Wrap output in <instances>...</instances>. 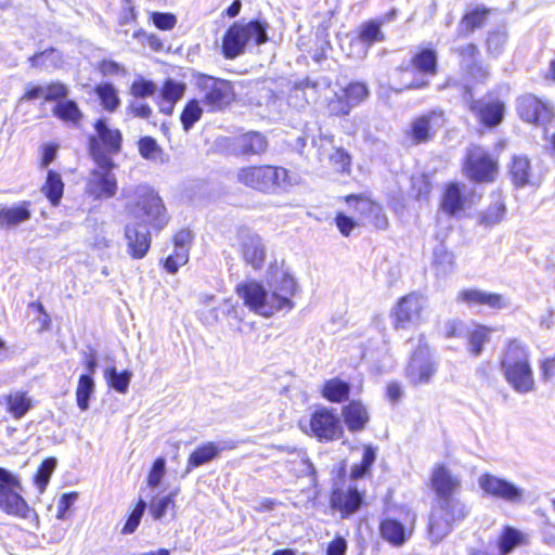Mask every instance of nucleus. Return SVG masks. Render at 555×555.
Segmentation results:
<instances>
[{
	"instance_id": "f257e3e1",
	"label": "nucleus",
	"mask_w": 555,
	"mask_h": 555,
	"mask_svg": "<svg viewBox=\"0 0 555 555\" xmlns=\"http://www.w3.org/2000/svg\"><path fill=\"white\" fill-rule=\"evenodd\" d=\"M297 292L298 285L288 273L282 274L271 293L256 280L244 281L235 287V293L243 304L250 311L264 318H270L282 310L291 311L295 306L292 297Z\"/></svg>"
},
{
	"instance_id": "f03ea898",
	"label": "nucleus",
	"mask_w": 555,
	"mask_h": 555,
	"mask_svg": "<svg viewBox=\"0 0 555 555\" xmlns=\"http://www.w3.org/2000/svg\"><path fill=\"white\" fill-rule=\"evenodd\" d=\"M348 210L358 216V219L347 215L345 211H337L334 217V223L344 237H349L353 230L359 228L361 219H369L370 227L375 232H385L389 229L390 222L380 202L366 193H350L343 196Z\"/></svg>"
},
{
	"instance_id": "7ed1b4c3",
	"label": "nucleus",
	"mask_w": 555,
	"mask_h": 555,
	"mask_svg": "<svg viewBox=\"0 0 555 555\" xmlns=\"http://www.w3.org/2000/svg\"><path fill=\"white\" fill-rule=\"evenodd\" d=\"M499 367L507 385L518 393L535 390L537 383L531 363V351L520 338H508L499 357Z\"/></svg>"
},
{
	"instance_id": "20e7f679",
	"label": "nucleus",
	"mask_w": 555,
	"mask_h": 555,
	"mask_svg": "<svg viewBox=\"0 0 555 555\" xmlns=\"http://www.w3.org/2000/svg\"><path fill=\"white\" fill-rule=\"evenodd\" d=\"M236 181L261 194H278L293 185L291 171L278 165L250 164L237 169Z\"/></svg>"
},
{
	"instance_id": "39448f33",
	"label": "nucleus",
	"mask_w": 555,
	"mask_h": 555,
	"mask_svg": "<svg viewBox=\"0 0 555 555\" xmlns=\"http://www.w3.org/2000/svg\"><path fill=\"white\" fill-rule=\"evenodd\" d=\"M269 24L266 20H250L248 22H234L224 31L221 40V53L227 60H234L242 55L248 42L262 46L269 41Z\"/></svg>"
},
{
	"instance_id": "423d86ee",
	"label": "nucleus",
	"mask_w": 555,
	"mask_h": 555,
	"mask_svg": "<svg viewBox=\"0 0 555 555\" xmlns=\"http://www.w3.org/2000/svg\"><path fill=\"white\" fill-rule=\"evenodd\" d=\"M94 133L88 137L87 151L98 167L115 168L112 156L122 151L124 137L118 128L108 125L106 118H98L93 122Z\"/></svg>"
},
{
	"instance_id": "0eeeda50",
	"label": "nucleus",
	"mask_w": 555,
	"mask_h": 555,
	"mask_svg": "<svg viewBox=\"0 0 555 555\" xmlns=\"http://www.w3.org/2000/svg\"><path fill=\"white\" fill-rule=\"evenodd\" d=\"M132 196L133 199L128 205V211L140 224H146L156 232L167 225L169 221L167 208L153 186L138 185Z\"/></svg>"
},
{
	"instance_id": "6e6552de",
	"label": "nucleus",
	"mask_w": 555,
	"mask_h": 555,
	"mask_svg": "<svg viewBox=\"0 0 555 555\" xmlns=\"http://www.w3.org/2000/svg\"><path fill=\"white\" fill-rule=\"evenodd\" d=\"M468 514L469 508L459 499L437 501L429 512L426 527L430 543H440Z\"/></svg>"
},
{
	"instance_id": "1a4fd4ad",
	"label": "nucleus",
	"mask_w": 555,
	"mask_h": 555,
	"mask_svg": "<svg viewBox=\"0 0 555 555\" xmlns=\"http://www.w3.org/2000/svg\"><path fill=\"white\" fill-rule=\"evenodd\" d=\"M194 85L208 113L223 112L236 100L234 83L229 79L197 73L194 75Z\"/></svg>"
},
{
	"instance_id": "9d476101",
	"label": "nucleus",
	"mask_w": 555,
	"mask_h": 555,
	"mask_svg": "<svg viewBox=\"0 0 555 555\" xmlns=\"http://www.w3.org/2000/svg\"><path fill=\"white\" fill-rule=\"evenodd\" d=\"M457 57L463 78L466 83L463 85V94L472 98L474 87L485 85L491 76L489 67L481 60V51L476 42L468 41L453 49Z\"/></svg>"
},
{
	"instance_id": "9b49d317",
	"label": "nucleus",
	"mask_w": 555,
	"mask_h": 555,
	"mask_svg": "<svg viewBox=\"0 0 555 555\" xmlns=\"http://www.w3.org/2000/svg\"><path fill=\"white\" fill-rule=\"evenodd\" d=\"M23 490L20 476L0 467V511L2 513L21 519L37 515L35 508L23 496Z\"/></svg>"
},
{
	"instance_id": "f8f14e48",
	"label": "nucleus",
	"mask_w": 555,
	"mask_h": 555,
	"mask_svg": "<svg viewBox=\"0 0 555 555\" xmlns=\"http://www.w3.org/2000/svg\"><path fill=\"white\" fill-rule=\"evenodd\" d=\"M411 70L417 78L410 81L404 89L422 90L429 86V78L439 73V56L437 50L431 46H420L410 56L406 65L401 64L397 72L403 74Z\"/></svg>"
},
{
	"instance_id": "ddd939ff",
	"label": "nucleus",
	"mask_w": 555,
	"mask_h": 555,
	"mask_svg": "<svg viewBox=\"0 0 555 555\" xmlns=\"http://www.w3.org/2000/svg\"><path fill=\"white\" fill-rule=\"evenodd\" d=\"M398 516H384L378 522L379 538L391 546L400 547L408 543L416 527V514L406 505L396 507Z\"/></svg>"
},
{
	"instance_id": "4468645a",
	"label": "nucleus",
	"mask_w": 555,
	"mask_h": 555,
	"mask_svg": "<svg viewBox=\"0 0 555 555\" xmlns=\"http://www.w3.org/2000/svg\"><path fill=\"white\" fill-rule=\"evenodd\" d=\"M369 94L370 90L365 82L350 81L325 101L324 115L333 120L344 119L350 115L353 107L365 101Z\"/></svg>"
},
{
	"instance_id": "2eb2a0df",
	"label": "nucleus",
	"mask_w": 555,
	"mask_h": 555,
	"mask_svg": "<svg viewBox=\"0 0 555 555\" xmlns=\"http://www.w3.org/2000/svg\"><path fill=\"white\" fill-rule=\"evenodd\" d=\"M425 297L418 292H410L398 298L389 317L395 331L406 330L424 321Z\"/></svg>"
},
{
	"instance_id": "dca6fc26",
	"label": "nucleus",
	"mask_w": 555,
	"mask_h": 555,
	"mask_svg": "<svg viewBox=\"0 0 555 555\" xmlns=\"http://www.w3.org/2000/svg\"><path fill=\"white\" fill-rule=\"evenodd\" d=\"M366 491L356 485L334 486L328 494V506L341 519H348L366 507Z\"/></svg>"
},
{
	"instance_id": "f3484780",
	"label": "nucleus",
	"mask_w": 555,
	"mask_h": 555,
	"mask_svg": "<svg viewBox=\"0 0 555 555\" xmlns=\"http://www.w3.org/2000/svg\"><path fill=\"white\" fill-rule=\"evenodd\" d=\"M425 336H420V341ZM437 363L429 357V346L420 343L411 352L404 367V376L413 387L429 384L437 372Z\"/></svg>"
},
{
	"instance_id": "a211bd4d",
	"label": "nucleus",
	"mask_w": 555,
	"mask_h": 555,
	"mask_svg": "<svg viewBox=\"0 0 555 555\" xmlns=\"http://www.w3.org/2000/svg\"><path fill=\"white\" fill-rule=\"evenodd\" d=\"M469 99L467 108L481 128L492 130L504 121L506 104L498 95L487 93L485 98Z\"/></svg>"
},
{
	"instance_id": "6ab92c4d",
	"label": "nucleus",
	"mask_w": 555,
	"mask_h": 555,
	"mask_svg": "<svg viewBox=\"0 0 555 555\" xmlns=\"http://www.w3.org/2000/svg\"><path fill=\"white\" fill-rule=\"evenodd\" d=\"M443 121L442 109H430L412 118L409 127L403 131V137L410 145L426 144L434 140Z\"/></svg>"
},
{
	"instance_id": "aec40b11",
	"label": "nucleus",
	"mask_w": 555,
	"mask_h": 555,
	"mask_svg": "<svg viewBox=\"0 0 555 555\" xmlns=\"http://www.w3.org/2000/svg\"><path fill=\"white\" fill-rule=\"evenodd\" d=\"M463 172L475 183H491L499 173V163L489 152L475 147L464 159Z\"/></svg>"
},
{
	"instance_id": "412c9836",
	"label": "nucleus",
	"mask_w": 555,
	"mask_h": 555,
	"mask_svg": "<svg viewBox=\"0 0 555 555\" xmlns=\"http://www.w3.org/2000/svg\"><path fill=\"white\" fill-rule=\"evenodd\" d=\"M516 111L524 122L535 127L550 124L555 117L552 103L533 93H526L519 96L516 103Z\"/></svg>"
},
{
	"instance_id": "4be33fe9",
	"label": "nucleus",
	"mask_w": 555,
	"mask_h": 555,
	"mask_svg": "<svg viewBox=\"0 0 555 555\" xmlns=\"http://www.w3.org/2000/svg\"><path fill=\"white\" fill-rule=\"evenodd\" d=\"M309 427L319 441H334L344 436L339 417L327 406H319L311 413Z\"/></svg>"
},
{
	"instance_id": "5701e85b",
	"label": "nucleus",
	"mask_w": 555,
	"mask_h": 555,
	"mask_svg": "<svg viewBox=\"0 0 555 555\" xmlns=\"http://www.w3.org/2000/svg\"><path fill=\"white\" fill-rule=\"evenodd\" d=\"M99 168L90 171L85 185V194L93 201L111 198L117 192V180L112 172L114 168Z\"/></svg>"
},
{
	"instance_id": "b1692460",
	"label": "nucleus",
	"mask_w": 555,
	"mask_h": 555,
	"mask_svg": "<svg viewBox=\"0 0 555 555\" xmlns=\"http://www.w3.org/2000/svg\"><path fill=\"white\" fill-rule=\"evenodd\" d=\"M466 185L461 181H449L443 185L439 208L449 217H457L469 206Z\"/></svg>"
},
{
	"instance_id": "393cba45",
	"label": "nucleus",
	"mask_w": 555,
	"mask_h": 555,
	"mask_svg": "<svg viewBox=\"0 0 555 555\" xmlns=\"http://www.w3.org/2000/svg\"><path fill=\"white\" fill-rule=\"evenodd\" d=\"M429 485L437 501H441L455 499L454 495L460 491L462 482L447 465L437 464L431 470Z\"/></svg>"
},
{
	"instance_id": "a878e982",
	"label": "nucleus",
	"mask_w": 555,
	"mask_h": 555,
	"mask_svg": "<svg viewBox=\"0 0 555 555\" xmlns=\"http://www.w3.org/2000/svg\"><path fill=\"white\" fill-rule=\"evenodd\" d=\"M478 483L482 491L489 496L507 502H518L521 500L522 492L518 487L490 473H483L479 477Z\"/></svg>"
},
{
	"instance_id": "bb28decb",
	"label": "nucleus",
	"mask_w": 555,
	"mask_h": 555,
	"mask_svg": "<svg viewBox=\"0 0 555 555\" xmlns=\"http://www.w3.org/2000/svg\"><path fill=\"white\" fill-rule=\"evenodd\" d=\"M233 146L237 156H261L268 151L269 141L262 132L249 130L235 135Z\"/></svg>"
},
{
	"instance_id": "cd10ccee",
	"label": "nucleus",
	"mask_w": 555,
	"mask_h": 555,
	"mask_svg": "<svg viewBox=\"0 0 555 555\" xmlns=\"http://www.w3.org/2000/svg\"><path fill=\"white\" fill-rule=\"evenodd\" d=\"M492 10L483 4L465 8L459 21L457 35L465 38L488 24Z\"/></svg>"
},
{
	"instance_id": "c85d7f7f",
	"label": "nucleus",
	"mask_w": 555,
	"mask_h": 555,
	"mask_svg": "<svg viewBox=\"0 0 555 555\" xmlns=\"http://www.w3.org/2000/svg\"><path fill=\"white\" fill-rule=\"evenodd\" d=\"M456 300L468 307L485 306L500 310L507 306L505 297L499 293H488L479 288H464L456 295Z\"/></svg>"
},
{
	"instance_id": "c756f323",
	"label": "nucleus",
	"mask_w": 555,
	"mask_h": 555,
	"mask_svg": "<svg viewBox=\"0 0 555 555\" xmlns=\"http://www.w3.org/2000/svg\"><path fill=\"white\" fill-rule=\"evenodd\" d=\"M30 201H22L14 205H0V230H12L28 222L33 215Z\"/></svg>"
},
{
	"instance_id": "7c9ffc66",
	"label": "nucleus",
	"mask_w": 555,
	"mask_h": 555,
	"mask_svg": "<svg viewBox=\"0 0 555 555\" xmlns=\"http://www.w3.org/2000/svg\"><path fill=\"white\" fill-rule=\"evenodd\" d=\"M185 91L186 85L184 82L171 78L165 79L159 88L157 100L159 112L170 116L177 103L183 98Z\"/></svg>"
},
{
	"instance_id": "2f4dec72",
	"label": "nucleus",
	"mask_w": 555,
	"mask_h": 555,
	"mask_svg": "<svg viewBox=\"0 0 555 555\" xmlns=\"http://www.w3.org/2000/svg\"><path fill=\"white\" fill-rule=\"evenodd\" d=\"M395 15L396 11L391 10L382 18H371L363 22L357 29L358 40L366 47L384 41L385 35L382 30V26L386 21H391Z\"/></svg>"
},
{
	"instance_id": "473e14b6",
	"label": "nucleus",
	"mask_w": 555,
	"mask_h": 555,
	"mask_svg": "<svg viewBox=\"0 0 555 555\" xmlns=\"http://www.w3.org/2000/svg\"><path fill=\"white\" fill-rule=\"evenodd\" d=\"M235 448L234 442L225 443L220 447L214 441H208L199 444L189 455L186 462V469L190 472L198 466L209 463L217 459L223 450H232Z\"/></svg>"
},
{
	"instance_id": "72a5a7b5",
	"label": "nucleus",
	"mask_w": 555,
	"mask_h": 555,
	"mask_svg": "<svg viewBox=\"0 0 555 555\" xmlns=\"http://www.w3.org/2000/svg\"><path fill=\"white\" fill-rule=\"evenodd\" d=\"M1 398L5 412L15 421L22 420L34 408V400L27 390L11 391Z\"/></svg>"
},
{
	"instance_id": "f704fd0d",
	"label": "nucleus",
	"mask_w": 555,
	"mask_h": 555,
	"mask_svg": "<svg viewBox=\"0 0 555 555\" xmlns=\"http://www.w3.org/2000/svg\"><path fill=\"white\" fill-rule=\"evenodd\" d=\"M341 415L348 430L351 433L363 430L370 421L367 409L360 400H351L344 405Z\"/></svg>"
},
{
	"instance_id": "c9c22d12",
	"label": "nucleus",
	"mask_w": 555,
	"mask_h": 555,
	"mask_svg": "<svg viewBox=\"0 0 555 555\" xmlns=\"http://www.w3.org/2000/svg\"><path fill=\"white\" fill-rule=\"evenodd\" d=\"M490 204L481 211L478 222L485 227H493L501 223L506 215V205L503 193L494 190L490 193Z\"/></svg>"
},
{
	"instance_id": "e433bc0d",
	"label": "nucleus",
	"mask_w": 555,
	"mask_h": 555,
	"mask_svg": "<svg viewBox=\"0 0 555 555\" xmlns=\"http://www.w3.org/2000/svg\"><path fill=\"white\" fill-rule=\"evenodd\" d=\"M243 260L256 270L262 268L266 259V250L261 238L257 234L246 235L241 245Z\"/></svg>"
},
{
	"instance_id": "4c0bfd02",
	"label": "nucleus",
	"mask_w": 555,
	"mask_h": 555,
	"mask_svg": "<svg viewBox=\"0 0 555 555\" xmlns=\"http://www.w3.org/2000/svg\"><path fill=\"white\" fill-rule=\"evenodd\" d=\"M528 543L529 538L526 533L508 525L501 529L495 542L499 555H508L516 547L527 545Z\"/></svg>"
},
{
	"instance_id": "58836bf2",
	"label": "nucleus",
	"mask_w": 555,
	"mask_h": 555,
	"mask_svg": "<svg viewBox=\"0 0 555 555\" xmlns=\"http://www.w3.org/2000/svg\"><path fill=\"white\" fill-rule=\"evenodd\" d=\"M65 183L61 173L56 170L49 169L44 181L40 186V192L47 198L50 206L59 207L64 196Z\"/></svg>"
},
{
	"instance_id": "ea45409f",
	"label": "nucleus",
	"mask_w": 555,
	"mask_h": 555,
	"mask_svg": "<svg viewBox=\"0 0 555 555\" xmlns=\"http://www.w3.org/2000/svg\"><path fill=\"white\" fill-rule=\"evenodd\" d=\"M128 253L133 259H142L146 256L151 247L150 233L139 231L134 225L127 227L125 230Z\"/></svg>"
},
{
	"instance_id": "a19ab883",
	"label": "nucleus",
	"mask_w": 555,
	"mask_h": 555,
	"mask_svg": "<svg viewBox=\"0 0 555 555\" xmlns=\"http://www.w3.org/2000/svg\"><path fill=\"white\" fill-rule=\"evenodd\" d=\"M492 332V327L477 323L466 333L467 351L472 357L477 358L485 351L486 345L490 341Z\"/></svg>"
},
{
	"instance_id": "79ce46f5",
	"label": "nucleus",
	"mask_w": 555,
	"mask_h": 555,
	"mask_svg": "<svg viewBox=\"0 0 555 555\" xmlns=\"http://www.w3.org/2000/svg\"><path fill=\"white\" fill-rule=\"evenodd\" d=\"M320 393L331 403H341L349 400L351 386L339 377H333L323 383Z\"/></svg>"
},
{
	"instance_id": "37998d69",
	"label": "nucleus",
	"mask_w": 555,
	"mask_h": 555,
	"mask_svg": "<svg viewBox=\"0 0 555 555\" xmlns=\"http://www.w3.org/2000/svg\"><path fill=\"white\" fill-rule=\"evenodd\" d=\"M508 173L512 183L516 188H522L529 184L531 178V163L529 157L521 154L512 156Z\"/></svg>"
},
{
	"instance_id": "c03bdc74",
	"label": "nucleus",
	"mask_w": 555,
	"mask_h": 555,
	"mask_svg": "<svg viewBox=\"0 0 555 555\" xmlns=\"http://www.w3.org/2000/svg\"><path fill=\"white\" fill-rule=\"evenodd\" d=\"M377 448L371 443L362 446V459L360 463L350 468L349 478L353 481L367 478L372 475V467L376 461Z\"/></svg>"
},
{
	"instance_id": "a18cd8bd",
	"label": "nucleus",
	"mask_w": 555,
	"mask_h": 555,
	"mask_svg": "<svg viewBox=\"0 0 555 555\" xmlns=\"http://www.w3.org/2000/svg\"><path fill=\"white\" fill-rule=\"evenodd\" d=\"M93 92L104 111L114 113L120 106L121 101L118 95V90L112 82L102 81L96 83L93 88Z\"/></svg>"
},
{
	"instance_id": "49530a36",
	"label": "nucleus",
	"mask_w": 555,
	"mask_h": 555,
	"mask_svg": "<svg viewBox=\"0 0 555 555\" xmlns=\"http://www.w3.org/2000/svg\"><path fill=\"white\" fill-rule=\"evenodd\" d=\"M137 145L140 156L145 160L160 164L168 160L164 149L158 144L157 140L151 135L141 137Z\"/></svg>"
},
{
	"instance_id": "de8ad7c7",
	"label": "nucleus",
	"mask_w": 555,
	"mask_h": 555,
	"mask_svg": "<svg viewBox=\"0 0 555 555\" xmlns=\"http://www.w3.org/2000/svg\"><path fill=\"white\" fill-rule=\"evenodd\" d=\"M201 104V100L194 98L185 102L179 116L184 131L191 130L194 125L202 119L205 107Z\"/></svg>"
},
{
	"instance_id": "09e8293b",
	"label": "nucleus",
	"mask_w": 555,
	"mask_h": 555,
	"mask_svg": "<svg viewBox=\"0 0 555 555\" xmlns=\"http://www.w3.org/2000/svg\"><path fill=\"white\" fill-rule=\"evenodd\" d=\"M53 115L62 121L79 125L83 114L74 100H65L52 108Z\"/></svg>"
},
{
	"instance_id": "8fccbe9b",
	"label": "nucleus",
	"mask_w": 555,
	"mask_h": 555,
	"mask_svg": "<svg viewBox=\"0 0 555 555\" xmlns=\"http://www.w3.org/2000/svg\"><path fill=\"white\" fill-rule=\"evenodd\" d=\"M104 379L107 386L119 393H127L132 372L124 370L118 372L115 366H109L104 371Z\"/></svg>"
},
{
	"instance_id": "3c124183",
	"label": "nucleus",
	"mask_w": 555,
	"mask_h": 555,
	"mask_svg": "<svg viewBox=\"0 0 555 555\" xmlns=\"http://www.w3.org/2000/svg\"><path fill=\"white\" fill-rule=\"evenodd\" d=\"M57 461L53 456L46 457L37 467L34 476L33 483L39 490L40 493L44 492L51 476L56 468Z\"/></svg>"
},
{
	"instance_id": "603ef678",
	"label": "nucleus",
	"mask_w": 555,
	"mask_h": 555,
	"mask_svg": "<svg viewBox=\"0 0 555 555\" xmlns=\"http://www.w3.org/2000/svg\"><path fill=\"white\" fill-rule=\"evenodd\" d=\"M94 391V380L90 374H81L75 390L77 406L81 411L89 409V399Z\"/></svg>"
},
{
	"instance_id": "864d4df0",
	"label": "nucleus",
	"mask_w": 555,
	"mask_h": 555,
	"mask_svg": "<svg viewBox=\"0 0 555 555\" xmlns=\"http://www.w3.org/2000/svg\"><path fill=\"white\" fill-rule=\"evenodd\" d=\"M433 191V183L427 173L411 177L410 194L417 201L427 199Z\"/></svg>"
},
{
	"instance_id": "5fc2aeb1",
	"label": "nucleus",
	"mask_w": 555,
	"mask_h": 555,
	"mask_svg": "<svg viewBox=\"0 0 555 555\" xmlns=\"http://www.w3.org/2000/svg\"><path fill=\"white\" fill-rule=\"evenodd\" d=\"M146 508V503L142 498H139L133 506V508L130 511V513L127 516L126 522L124 524L120 532L122 534H132L138 529L141 518L144 514V511Z\"/></svg>"
},
{
	"instance_id": "6e6d98bb",
	"label": "nucleus",
	"mask_w": 555,
	"mask_h": 555,
	"mask_svg": "<svg viewBox=\"0 0 555 555\" xmlns=\"http://www.w3.org/2000/svg\"><path fill=\"white\" fill-rule=\"evenodd\" d=\"M189 251L173 248L172 253L162 260L163 268L169 274H175L189 261Z\"/></svg>"
},
{
	"instance_id": "4d7b16f0",
	"label": "nucleus",
	"mask_w": 555,
	"mask_h": 555,
	"mask_svg": "<svg viewBox=\"0 0 555 555\" xmlns=\"http://www.w3.org/2000/svg\"><path fill=\"white\" fill-rule=\"evenodd\" d=\"M156 91V85L143 77L135 78L130 85V94L135 99H144L151 96Z\"/></svg>"
},
{
	"instance_id": "13d9d810",
	"label": "nucleus",
	"mask_w": 555,
	"mask_h": 555,
	"mask_svg": "<svg viewBox=\"0 0 555 555\" xmlns=\"http://www.w3.org/2000/svg\"><path fill=\"white\" fill-rule=\"evenodd\" d=\"M331 164L337 171L349 173L351 169V156L344 147L334 149L328 157Z\"/></svg>"
},
{
	"instance_id": "bf43d9fd",
	"label": "nucleus",
	"mask_w": 555,
	"mask_h": 555,
	"mask_svg": "<svg viewBox=\"0 0 555 555\" xmlns=\"http://www.w3.org/2000/svg\"><path fill=\"white\" fill-rule=\"evenodd\" d=\"M166 474V461L164 457H157L154 460L147 477H146V485L150 488H156L159 486L162 479L164 478Z\"/></svg>"
},
{
	"instance_id": "052dcab7",
	"label": "nucleus",
	"mask_w": 555,
	"mask_h": 555,
	"mask_svg": "<svg viewBox=\"0 0 555 555\" xmlns=\"http://www.w3.org/2000/svg\"><path fill=\"white\" fill-rule=\"evenodd\" d=\"M539 369L541 380L555 389V353L541 359Z\"/></svg>"
},
{
	"instance_id": "680f3d73",
	"label": "nucleus",
	"mask_w": 555,
	"mask_h": 555,
	"mask_svg": "<svg viewBox=\"0 0 555 555\" xmlns=\"http://www.w3.org/2000/svg\"><path fill=\"white\" fill-rule=\"evenodd\" d=\"M175 507V493L171 492L162 498L158 502L152 503L150 505V513L153 519L159 520L166 515L168 508L173 509Z\"/></svg>"
},
{
	"instance_id": "e2e57ef3",
	"label": "nucleus",
	"mask_w": 555,
	"mask_h": 555,
	"mask_svg": "<svg viewBox=\"0 0 555 555\" xmlns=\"http://www.w3.org/2000/svg\"><path fill=\"white\" fill-rule=\"evenodd\" d=\"M150 20L157 29L164 31L171 30L177 25V17L172 13L152 12Z\"/></svg>"
},
{
	"instance_id": "0e129e2a",
	"label": "nucleus",
	"mask_w": 555,
	"mask_h": 555,
	"mask_svg": "<svg viewBox=\"0 0 555 555\" xmlns=\"http://www.w3.org/2000/svg\"><path fill=\"white\" fill-rule=\"evenodd\" d=\"M68 94L67 87L61 81H51L44 86L43 100L47 102L60 101Z\"/></svg>"
},
{
	"instance_id": "69168bd1",
	"label": "nucleus",
	"mask_w": 555,
	"mask_h": 555,
	"mask_svg": "<svg viewBox=\"0 0 555 555\" xmlns=\"http://www.w3.org/2000/svg\"><path fill=\"white\" fill-rule=\"evenodd\" d=\"M28 308L38 313L39 331L47 332L51 328V318L41 301L36 300L28 304Z\"/></svg>"
},
{
	"instance_id": "338daca9",
	"label": "nucleus",
	"mask_w": 555,
	"mask_h": 555,
	"mask_svg": "<svg viewBox=\"0 0 555 555\" xmlns=\"http://www.w3.org/2000/svg\"><path fill=\"white\" fill-rule=\"evenodd\" d=\"M193 238L194 236L189 229H180L172 235L171 242L173 244V248L190 253Z\"/></svg>"
},
{
	"instance_id": "774afa93",
	"label": "nucleus",
	"mask_w": 555,
	"mask_h": 555,
	"mask_svg": "<svg viewBox=\"0 0 555 555\" xmlns=\"http://www.w3.org/2000/svg\"><path fill=\"white\" fill-rule=\"evenodd\" d=\"M127 114L131 118L149 119L153 115V109L147 103L130 102L127 106Z\"/></svg>"
}]
</instances>
